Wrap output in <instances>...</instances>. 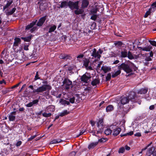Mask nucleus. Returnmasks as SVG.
<instances>
[{
	"label": "nucleus",
	"mask_w": 156,
	"mask_h": 156,
	"mask_svg": "<svg viewBox=\"0 0 156 156\" xmlns=\"http://www.w3.org/2000/svg\"><path fill=\"white\" fill-rule=\"evenodd\" d=\"M127 52L126 50H124L122 51L117 50L114 54V56L115 57L119 56V57L122 58L127 57Z\"/></svg>",
	"instance_id": "3"
},
{
	"label": "nucleus",
	"mask_w": 156,
	"mask_h": 156,
	"mask_svg": "<svg viewBox=\"0 0 156 156\" xmlns=\"http://www.w3.org/2000/svg\"><path fill=\"white\" fill-rule=\"evenodd\" d=\"M92 16L90 17V19L92 20L95 21L96 20L97 16H98L96 14H92Z\"/></svg>",
	"instance_id": "44"
},
{
	"label": "nucleus",
	"mask_w": 156,
	"mask_h": 156,
	"mask_svg": "<svg viewBox=\"0 0 156 156\" xmlns=\"http://www.w3.org/2000/svg\"><path fill=\"white\" fill-rule=\"evenodd\" d=\"M61 59L67 60L68 59H70L71 57L69 55L66 54H61L59 56Z\"/></svg>",
	"instance_id": "20"
},
{
	"label": "nucleus",
	"mask_w": 156,
	"mask_h": 156,
	"mask_svg": "<svg viewBox=\"0 0 156 156\" xmlns=\"http://www.w3.org/2000/svg\"><path fill=\"white\" fill-rule=\"evenodd\" d=\"M32 35L26 37H21V38L25 41L29 42L30 41Z\"/></svg>",
	"instance_id": "26"
},
{
	"label": "nucleus",
	"mask_w": 156,
	"mask_h": 156,
	"mask_svg": "<svg viewBox=\"0 0 156 156\" xmlns=\"http://www.w3.org/2000/svg\"><path fill=\"white\" fill-rule=\"evenodd\" d=\"M121 73V71L119 69L118 70H115L114 72L112 73V78H115L120 74Z\"/></svg>",
	"instance_id": "17"
},
{
	"label": "nucleus",
	"mask_w": 156,
	"mask_h": 156,
	"mask_svg": "<svg viewBox=\"0 0 156 156\" xmlns=\"http://www.w3.org/2000/svg\"><path fill=\"white\" fill-rule=\"evenodd\" d=\"M33 104H32V102H30L29 103H28V104L26 105V106L28 107H31L32 106H33Z\"/></svg>",
	"instance_id": "55"
},
{
	"label": "nucleus",
	"mask_w": 156,
	"mask_h": 156,
	"mask_svg": "<svg viewBox=\"0 0 156 156\" xmlns=\"http://www.w3.org/2000/svg\"><path fill=\"white\" fill-rule=\"evenodd\" d=\"M148 90V88L147 87H144L141 88L137 91V93L140 94H146Z\"/></svg>",
	"instance_id": "14"
},
{
	"label": "nucleus",
	"mask_w": 156,
	"mask_h": 156,
	"mask_svg": "<svg viewBox=\"0 0 156 156\" xmlns=\"http://www.w3.org/2000/svg\"><path fill=\"white\" fill-rule=\"evenodd\" d=\"M154 149V148L152 147L148 149L147 151L146 155L147 156H150L151 155H152Z\"/></svg>",
	"instance_id": "22"
},
{
	"label": "nucleus",
	"mask_w": 156,
	"mask_h": 156,
	"mask_svg": "<svg viewBox=\"0 0 156 156\" xmlns=\"http://www.w3.org/2000/svg\"><path fill=\"white\" fill-rule=\"evenodd\" d=\"M22 144V142L20 141H18L16 144V146L17 147H18L20 146Z\"/></svg>",
	"instance_id": "62"
},
{
	"label": "nucleus",
	"mask_w": 156,
	"mask_h": 156,
	"mask_svg": "<svg viewBox=\"0 0 156 156\" xmlns=\"http://www.w3.org/2000/svg\"><path fill=\"white\" fill-rule=\"evenodd\" d=\"M63 84L66 90H68L70 88V85L72 84V82L69 79L66 78L63 81Z\"/></svg>",
	"instance_id": "7"
},
{
	"label": "nucleus",
	"mask_w": 156,
	"mask_h": 156,
	"mask_svg": "<svg viewBox=\"0 0 156 156\" xmlns=\"http://www.w3.org/2000/svg\"><path fill=\"white\" fill-rule=\"evenodd\" d=\"M83 10L81 9H76L74 11V13L76 15H79L82 14L83 12Z\"/></svg>",
	"instance_id": "35"
},
{
	"label": "nucleus",
	"mask_w": 156,
	"mask_h": 156,
	"mask_svg": "<svg viewBox=\"0 0 156 156\" xmlns=\"http://www.w3.org/2000/svg\"><path fill=\"white\" fill-rule=\"evenodd\" d=\"M151 6L152 7V10L154 9V8L156 7V1L152 4Z\"/></svg>",
	"instance_id": "50"
},
{
	"label": "nucleus",
	"mask_w": 156,
	"mask_h": 156,
	"mask_svg": "<svg viewBox=\"0 0 156 156\" xmlns=\"http://www.w3.org/2000/svg\"><path fill=\"white\" fill-rule=\"evenodd\" d=\"M69 113V112H68L67 110H65L60 113L59 115L60 116L63 117L66 115L68 114Z\"/></svg>",
	"instance_id": "34"
},
{
	"label": "nucleus",
	"mask_w": 156,
	"mask_h": 156,
	"mask_svg": "<svg viewBox=\"0 0 156 156\" xmlns=\"http://www.w3.org/2000/svg\"><path fill=\"white\" fill-rule=\"evenodd\" d=\"M69 2L65 1L61 2L60 5H58L59 6L58 7V8H66L68 6Z\"/></svg>",
	"instance_id": "15"
},
{
	"label": "nucleus",
	"mask_w": 156,
	"mask_h": 156,
	"mask_svg": "<svg viewBox=\"0 0 156 156\" xmlns=\"http://www.w3.org/2000/svg\"><path fill=\"white\" fill-rule=\"evenodd\" d=\"M98 144V142H92L88 146V148L89 149L93 148Z\"/></svg>",
	"instance_id": "24"
},
{
	"label": "nucleus",
	"mask_w": 156,
	"mask_h": 156,
	"mask_svg": "<svg viewBox=\"0 0 156 156\" xmlns=\"http://www.w3.org/2000/svg\"><path fill=\"white\" fill-rule=\"evenodd\" d=\"M16 9L15 8H13L11 10L8 12L6 13V14L7 15H12L15 11Z\"/></svg>",
	"instance_id": "37"
},
{
	"label": "nucleus",
	"mask_w": 156,
	"mask_h": 156,
	"mask_svg": "<svg viewBox=\"0 0 156 156\" xmlns=\"http://www.w3.org/2000/svg\"><path fill=\"white\" fill-rule=\"evenodd\" d=\"M100 82V80L99 79H95L91 82V84L92 86H94L99 84Z\"/></svg>",
	"instance_id": "27"
},
{
	"label": "nucleus",
	"mask_w": 156,
	"mask_h": 156,
	"mask_svg": "<svg viewBox=\"0 0 156 156\" xmlns=\"http://www.w3.org/2000/svg\"><path fill=\"white\" fill-rule=\"evenodd\" d=\"M38 100H34L32 102L33 105H34V104H37L38 103Z\"/></svg>",
	"instance_id": "58"
},
{
	"label": "nucleus",
	"mask_w": 156,
	"mask_h": 156,
	"mask_svg": "<svg viewBox=\"0 0 156 156\" xmlns=\"http://www.w3.org/2000/svg\"><path fill=\"white\" fill-rule=\"evenodd\" d=\"M40 79V77H39V72H37L36 73V75L34 78V80H36Z\"/></svg>",
	"instance_id": "47"
},
{
	"label": "nucleus",
	"mask_w": 156,
	"mask_h": 156,
	"mask_svg": "<svg viewBox=\"0 0 156 156\" xmlns=\"http://www.w3.org/2000/svg\"><path fill=\"white\" fill-rule=\"evenodd\" d=\"M90 51L91 52V56L94 57L95 58L99 59L101 57V55L99 54H98L95 48H94Z\"/></svg>",
	"instance_id": "9"
},
{
	"label": "nucleus",
	"mask_w": 156,
	"mask_h": 156,
	"mask_svg": "<svg viewBox=\"0 0 156 156\" xmlns=\"http://www.w3.org/2000/svg\"><path fill=\"white\" fill-rule=\"evenodd\" d=\"M135 93L133 91H131L129 92V95L127 96L129 99L130 100H132L135 97Z\"/></svg>",
	"instance_id": "19"
},
{
	"label": "nucleus",
	"mask_w": 156,
	"mask_h": 156,
	"mask_svg": "<svg viewBox=\"0 0 156 156\" xmlns=\"http://www.w3.org/2000/svg\"><path fill=\"white\" fill-rule=\"evenodd\" d=\"M44 93H43V95L45 96L46 98L47 99L49 98H50L49 95V90H48Z\"/></svg>",
	"instance_id": "38"
},
{
	"label": "nucleus",
	"mask_w": 156,
	"mask_h": 156,
	"mask_svg": "<svg viewBox=\"0 0 156 156\" xmlns=\"http://www.w3.org/2000/svg\"><path fill=\"white\" fill-rule=\"evenodd\" d=\"M51 113H47L46 112H44L42 114V115L45 117H48L51 116Z\"/></svg>",
	"instance_id": "43"
},
{
	"label": "nucleus",
	"mask_w": 156,
	"mask_h": 156,
	"mask_svg": "<svg viewBox=\"0 0 156 156\" xmlns=\"http://www.w3.org/2000/svg\"><path fill=\"white\" fill-rule=\"evenodd\" d=\"M20 83V82L19 83H17V84L12 86V87H11V89H14L15 88H16L17 87H18L19 86Z\"/></svg>",
	"instance_id": "54"
},
{
	"label": "nucleus",
	"mask_w": 156,
	"mask_h": 156,
	"mask_svg": "<svg viewBox=\"0 0 156 156\" xmlns=\"http://www.w3.org/2000/svg\"><path fill=\"white\" fill-rule=\"evenodd\" d=\"M62 141V140L60 139H54L50 142L51 144H54L58 143Z\"/></svg>",
	"instance_id": "32"
},
{
	"label": "nucleus",
	"mask_w": 156,
	"mask_h": 156,
	"mask_svg": "<svg viewBox=\"0 0 156 156\" xmlns=\"http://www.w3.org/2000/svg\"><path fill=\"white\" fill-rule=\"evenodd\" d=\"M91 76L88 73L83 74L81 77V80L82 81L85 83H87L88 81L91 78Z\"/></svg>",
	"instance_id": "8"
},
{
	"label": "nucleus",
	"mask_w": 156,
	"mask_h": 156,
	"mask_svg": "<svg viewBox=\"0 0 156 156\" xmlns=\"http://www.w3.org/2000/svg\"><path fill=\"white\" fill-rule=\"evenodd\" d=\"M112 133V130L109 128H107L105 130L104 133L107 135H109Z\"/></svg>",
	"instance_id": "39"
},
{
	"label": "nucleus",
	"mask_w": 156,
	"mask_h": 156,
	"mask_svg": "<svg viewBox=\"0 0 156 156\" xmlns=\"http://www.w3.org/2000/svg\"><path fill=\"white\" fill-rule=\"evenodd\" d=\"M59 103L62 105L64 106L69 105L70 103L69 101H67L63 99H61L59 101Z\"/></svg>",
	"instance_id": "21"
},
{
	"label": "nucleus",
	"mask_w": 156,
	"mask_h": 156,
	"mask_svg": "<svg viewBox=\"0 0 156 156\" xmlns=\"http://www.w3.org/2000/svg\"><path fill=\"white\" fill-rule=\"evenodd\" d=\"M125 151V149L124 148V147H122L119 148L118 152L119 153H122L124 152Z\"/></svg>",
	"instance_id": "48"
},
{
	"label": "nucleus",
	"mask_w": 156,
	"mask_h": 156,
	"mask_svg": "<svg viewBox=\"0 0 156 156\" xmlns=\"http://www.w3.org/2000/svg\"><path fill=\"white\" fill-rule=\"evenodd\" d=\"M89 4V2L87 0H83L82 5V7L83 8L87 7Z\"/></svg>",
	"instance_id": "29"
},
{
	"label": "nucleus",
	"mask_w": 156,
	"mask_h": 156,
	"mask_svg": "<svg viewBox=\"0 0 156 156\" xmlns=\"http://www.w3.org/2000/svg\"><path fill=\"white\" fill-rule=\"evenodd\" d=\"M37 135H35L34 136H31L30 138H28V140L29 141L31 140L34 139L35 137L37 136Z\"/></svg>",
	"instance_id": "56"
},
{
	"label": "nucleus",
	"mask_w": 156,
	"mask_h": 156,
	"mask_svg": "<svg viewBox=\"0 0 156 156\" xmlns=\"http://www.w3.org/2000/svg\"><path fill=\"white\" fill-rule=\"evenodd\" d=\"M138 49H140V50H142L143 51H150L151 48L148 47H144V48H142L141 47H138Z\"/></svg>",
	"instance_id": "40"
},
{
	"label": "nucleus",
	"mask_w": 156,
	"mask_h": 156,
	"mask_svg": "<svg viewBox=\"0 0 156 156\" xmlns=\"http://www.w3.org/2000/svg\"><path fill=\"white\" fill-rule=\"evenodd\" d=\"M46 18V16L41 17L37 23V25L38 27L41 26L44 23Z\"/></svg>",
	"instance_id": "12"
},
{
	"label": "nucleus",
	"mask_w": 156,
	"mask_h": 156,
	"mask_svg": "<svg viewBox=\"0 0 156 156\" xmlns=\"http://www.w3.org/2000/svg\"><path fill=\"white\" fill-rule=\"evenodd\" d=\"M129 100L128 97L122 96L121 98V103L123 105L127 104Z\"/></svg>",
	"instance_id": "13"
},
{
	"label": "nucleus",
	"mask_w": 156,
	"mask_h": 156,
	"mask_svg": "<svg viewBox=\"0 0 156 156\" xmlns=\"http://www.w3.org/2000/svg\"><path fill=\"white\" fill-rule=\"evenodd\" d=\"M97 9H92L91 11V14H96L97 13Z\"/></svg>",
	"instance_id": "51"
},
{
	"label": "nucleus",
	"mask_w": 156,
	"mask_h": 156,
	"mask_svg": "<svg viewBox=\"0 0 156 156\" xmlns=\"http://www.w3.org/2000/svg\"><path fill=\"white\" fill-rule=\"evenodd\" d=\"M21 42V39L18 37H16L14 39V41L13 43V48L14 50H16L18 46Z\"/></svg>",
	"instance_id": "10"
},
{
	"label": "nucleus",
	"mask_w": 156,
	"mask_h": 156,
	"mask_svg": "<svg viewBox=\"0 0 156 156\" xmlns=\"http://www.w3.org/2000/svg\"><path fill=\"white\" fill-rule=\"evenodd\" d=\"M114 109L113 105H109L107 106L106 108V110L107 112H109L112 111Z\"/></svg>",
	"instance_id": "30"
},
{
	"label": "nucleus",
	"mask_w": 156,
	"mask_h": 156,
	"mask_svg": "<svg viewBox=\"0 0 156 156\" xmlns=\"http://www.w3.org/2000/svg\"><path fill=\"white\" fill-rule=\"evenodd\" d=\"M149 108L151 110H153L154 108V105H151L149 107Z\"/></svg>",
	"instance_id": "63"
},
{
	"label": "nucleus",
	"mask_w": 156,
	"mask_h": 156,
	"mask_svg": "<svg viewBox=\"0 0 156 156\" xmlns=\"http://www.w3.org/2000/svg\"><path fill=\"white\" fill-rule=\"evenodd\" d=\"M98 128L102 127L103 128V119L101 118H100L99 119L98 121Z\"/></svg>",
	"instance_id": "23"
},
{
	"label": "nucleus",
	"mask_w": 156,
	"mask_h": 156,
	"mask_svg": "<svg viewBox=\"0 0 156 156\" xmlns=\"http://www.w3.org/2000/svg\"><path fill=\"white\" fill-rule=\"evenodd\" d=\"M37 21V20H36L35 21H33L31 23L29 24L26 27V30H28L32 28L30 30L31 32L32 33L34 31L37 30V27L33 26L36 24Z\"/></svg>",
	"instance_id": "5"
},
{
	"label": "nucleus",
	"mask_w": 156,
	"mask_h": 156,
	"mask_svg": "<svg viewBox=\"0 0 156 156\" xmlns=\"http://www.w3.org/2000/svg\"><path fill=\"white\" fill-rule=\"evenodd\" d=\"M51 89V87L49 85H45L37 88L36 90L33 91V93L37 92V94L46 91L47 90H50Z\"/></svg>",
	"instance_id": "2"
},
{
	"label": "nucleus",
	"mask_w": 156,
	"mask_h": 156,
	"mask_svg": "<svg viewBox=\"0 0 156 156\" xmlns=\"http://www.w3.org/2000/svg\"><path fill=\"white\" fill-rule=\"evenodd\" d=\"M111 75L110 73H108L106 76V80H110L111 78Z\"/></svg>",
	"instance_id": "49"
},
{
	"label": "nucleus",
	"mask_w": 156,
	"mask_h": 156,
	"mask_svg": "<svg viewBox=\"0 0 156 156\" xmlns=\"http://www.w3.org/2000/svg\"><path fill=\"white\" fill-rule=\"evenodd\" d=\"M127 57L129 59H133L134 58V57L130 51H129L127 53Z\"/></svg>",
	"instance_id": "36"
},
{
	"label": "nucleus",
	"mask_w": 156,
	"mask_h": 156,
	"mask_svg": "<svg viewBox=\"0 0 156 156\" xmlns=\"http://www.w3.org/2000/svg\"><path fill=\"white\" fill-rule=\"evenodd\" d=\"M83 56L84 55L83 54H80V55H78L77 57V60L80 61L83 58Z\"/></svg>",
	"instance_id": "46"
},
{
	"label": "nucleus",
	"mask_w": 156,
	"mask_h": 156,
	"mask_svg": "<svg viewBox=\"0 0 156 156\" xmlns=\"http://www.w3.org/2000/svg\"><path fill=\"white\" fill-rule=\"evenodd\" d=\"M150 43L152 45L156 46V42L155 41H151Z\"/></svg>",
	"instance_id": "57"
},
{
	"label": "nucleus",
	"mask_w": 156,
	"mask_h": 156,
	"mask_svg": "<svg viewBox=\"0 0 156 156\" xmlns=\"http://www.w3.org/2000/svg\"><path fill=\"white\" fill-rule=\"evenodd\" d=\"M121 131V129L119 128H116L113 130V135L114 136H117L119 134Z\"/></svg>",
	"instance_id": "18"
},
{
	"label": "nucleus",
	"mask_w": 156,
	"mask_h": 156,
	"mask_svg": "<svg viewBox=\"0 0 156 156\" xmlns=\"http://www.w3.org/2000/svg\"><path fill=\"white\" fill-rule=\"evenodd\" d=\"M133 131H131L129 133H126L125 135L131 136L133 135Z\"/></svg>",
	"instance_id": "61"
},
{
	"label": "nucleus",
	"mask_w": 156,
	"mask_h": 156,
	"mask_svg": "<svg viewBox=\"0 0 156 156\" xmlns=\"http://www.w3.org/2000/svg\"><path fill=\"white\" fill-rule=\"evenodd\" d=\"M48 7V3L45 1H43L41 3L40 5V9L41 11L45 10Z\"/></svg>",
	"instance_id": "11"
},
{
	"label": "nucleus",
	"mask_w": 156,
	"mask_h": 156,
	"mask_svg": "<svg viewBox=\"0 0 156 156\" xmlns=\"http://www.w3.org/2000/svg\"><path fill=\"white\" fill-rule=\"evenodd\" d=\"M68 6L71 10L78 9L79 8V2H74L70 1L69 2Z\"/></svg>",
	"instance_id": "6"
},
{
	"label": "nucleus",
	"mask_w": 156,
	"mask_h": 156,
	"mask_svg": "<svg viewBox=\"0 0 156 156\" xmlns=\"http://www.w3.org/2000/svg\"><path fill=\"white\" fill-rule=\"evenodd\" d=\"M98 128L99 129L97 132L96 134L97 135L98 134L101 133L103 130V128L100 127Z\"/></svg>",
	"instance_id": "45"
},
{
	"label": "nucleus",
	"mask_w": 156,
	"mask_h": 156,
	"mask_svg": "<svg viewBox=\"0 0 156 156\" xmlns=\"http://www.w3.org/2000/svg\"><path fill=\"white\" fill-rule=\"evenodd\" d=\"M116 47L119 48V49H121L122 47H123L124 44L123 43L120 41H118L115 42L114 43Z\"/></svg>",
	"instance_id": "16"
},
{
	"label": "nucleus",
	"mask_w": 156,
	"mask_h": 156,
	"mask_svg": "<svg viewBox=\"0 0 156 156\" xmlns=\"http://www.w3.org/2000/svg\"><path fill=\"white\" fill-rule=\"evenodd\" d=\"M91 62L89 59L85 58L83 60V66L87 70H92L93 69L91 66Z\"/></svg>",
	"instance_id": "4"
},
{
	"label": "nucleus",
	"mask_w": 156,
	"mask_h": 156,
	"mask_svg": "<svg viewBox=\"0 0 156 156\" xmlns=\"http://www.w3.org/2000/svg\"><path fill=\"white\" fill-rule=\"evenodd\" d=\"M75 98L72 97V98H70L69 99L70 102L72 103H74L75 102Z\"/></svg>",
	"instance_id": "53"
},
{
	"label": "nucleus",
	"mask_w": 156,
	"mask_h": 156,
	"mask_svg": "<svg viewBox=\"0 0 156 156\" xmlns=\"http://www.w3.org/2000/svg\"><path fill=\"white\" fill-rule=\"evenodd\" d=\"M101 70L106 73L111 70V68L106 66H103L101 67Z\"/></svg>",
	"instance_id": "25"
},
{
	"label": "nucleus",
	"mask_w": 156,
	"mask_h": 156,
	"mask_svg": "<svg viewBox=\"0 0 156 156\" xmlns=\"http://www.w3.org/2000/svg\"><path fill=\"white\" fill-rule=\"evenodd\" d=\"M141 136V134L140 132L136 133L134 134V136H136L139 137Z\"/></svg>",
	"instance_id": "59"
},
{
	"label": "nucleus",
	"mask_w": 156,
	"mask_h": 156,
	"mask_svg": "<svg viewBox=\"0 0 156 156\" xmlns=\"http://www.w3.org/2000/svg\"><path fill=\"white\" fill-rule=\"evenodd\" d=\"M118 69L120 70H123L126 73H129L133 71V70L136 71L137 68L134 64L129 61L127 63H123L118 66Z\"/></svg>",
	"instance_id": "1"
},
{
	"label": "nucleus",
	"mask_w": 156,
	"mask_h": 156,
	"mask_svg": "<svg viewBox=\"0 0 156 156\" xmlns=\"http://www.w3.org/2000/svg\"><path fill=\"white\" fill-rule=\"evenodd\" d=\"M107 140V139L106 138H101L99 139L98 142L101 143H104Z\"/></svg>",
	"instance_id": "42"
},
{
	"label": "nucleus",
	"mask_w": 156,
	"mask_h": 156,
	"mask_svg": "<svg viewBox=\"0 0 156 156\" xmlns=\"http://www.w3.org/2000/svg\"><path fill=\"white\" fill-rule=\"evenodd\" d=\"M12 2L13 1L12 0L8 1L6 4L3 7V10H5V9L8 7L12 4Z\"/></svg>",
	"instance_id": "33"
},
{
	"label": "nucleus",
	"mask_w": 156,
	"mask_h": 156,
	"mask_svg": "<svg viewBox=\"0 0 156 156\" xmlns=\"http://www.w3.org/2000/svg\"><path fill=\"white\" fill-rule=\"evenodd\" d=\"M154 10H152V8H150L146 12V13H145L144 16V17L145 18L147 17L149 15L151 12H154Z\"/></svg>",
	"instance_id": "28"
},
{
	"label": "nucleus",
	"mask_w": 156,
	"mask_h": 156,
	"mask_svg": "<svg viewBox=\"0 0 156 156\" xmlns=\"http://www.w3.org/2000/svg\"><path fill=\"white\" fill-rule=\"evenodd\" d=\"M86 131L85 130L83 131V130H82L81 132H80V134L77 136V137H79L80 136L82 135Z\"/></svg>",
	"instance_id": "60"
},
{
	"label": "nucleus",
	"mask_w": 156,
	"mask_h": 156,
	"mask_svg": "<svg viewBox=\"0 0 156 156\" xmlns=\"http://www.w3.org/2000/svg\"><path fill=\"white\" fill-rule=\"evenodd\" d=\"M152 155L153 156H156V150L154 149V151L153 152Z\"/></svg>",
	"instance_id": "64"
},
{
	"label": "nucleus",
	"mask_w": 156,
	"mask_h": 156,
	"mask_svg": "<svg viewBox=\"0 0 156 156\" xmlns=\"http://www.w3.org/2000/svg\"><path fill=\"white\" fill-rule=\"evenodd\" d=\"M76 152L75 151H72L69 154V156H75Z\"/></svg>",
	"instance_id": "52"
},
{
	"label": "nucleus",
	"mask_w": 156,
	"mask_h": 156,
	"mask_svg": "<svg viewBox=\"0 0 156 156\" xmlns=\"http://www.w3.org/2000/svg\"><path fill=\"white\" fill-rule=\"evenodd\" d=\"M56 28V26L55 25H51L48 31V33H51L54 31Z\"/></svg>",
	"instance_id": "31"
},
{
	"label": "nucleus",
	"mask_w": 156,
	"mask_h": 156,
	"mask_svg": "<svg viewBox=\"0 0 156 156\" xmlns=\"http://www.w3.org/2000/svg\"><path fill=\"white\" fill-rule=\"evenodd\" d=\"M16 118V116L12 114H10L9 116V119L10 121H13Z\"/></svg>",
	"instance_id": "41"
}]
</instances>
